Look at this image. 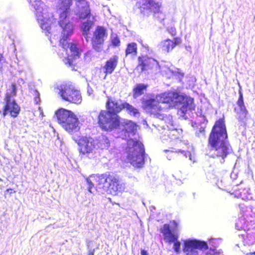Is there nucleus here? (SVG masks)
<instances>
[{
	"instance_id": "f257e3e1",
	"label": "nucleus",
	"mask_w": 255,
	"mask_h": 255,
	"mask_svg": "<svg viewBox=\"0 0 255 255\" xmlns=\"http://www.w3.org/2000/svg\"><path fill=\"white\" fill-rule=\"evenodd\" d=\"M207 145L210 151L207 155L210 158H219L222 164L225 163L228 156L233 152L224 118H220L215 122L209 135Z\"/></svg>"
},
{
	"instance_id": "f03ea898",
	"label": "nucleus",
	"mask_w": 255,
	"mask_h": 255,
	"mask_svg": "<svg viewBox=\"0 0 255 255\" xmlns=\"http://www.w3.org/2000/svg\"><path fill=\"white\" fill-rule=\"evenodd\" d=\"M137 125L129 120L124 119L120 122L119 128L123 139L127 140L126 152L127 158L131 165L136 168H141L145 163L146 154L143 143L139 140L131 138L137 132Z\"/></svg>"
},
{
	"instance_id": "7ed1b4c3",
	"label": "nucleus",
	"mask_w": 255,
	"mask_h": 255,
	"mask_svg": "<svg viewBox=\"0 0 255 255\" xmlns=\"http://www.w3.org/2000/svg\"><path fill=\"white\" fill-rule=\"evenodd\" d=\"M99 188L103 189L108 194L116 195L125 188V184L120 180L119 176L113 172H107L97 174L94 176Z\"/></svg>"
},
{
	"instance_id": "20e7f679",
	"label": "nucleus",
	"mask_w": 255,
	"mask_h": 255,
	"mask_svg": "<svg viewBox=\"0 0 255 255\" xmlns=\"http://www.w3.org/2000/svg\"><path fill=\"white\" fill-rule=\"evenodd\" d=\"M161 101L169 104L173 107L180 106V109L183 114H186L188 111L195 110L194 99L184 93L177 91L162 93Z\"/></svg>"
},
{
	"instance_id": "39448f33",
	"label": "nucleus",
	"mask_w": 255,
	"mask_h": 255,
	"mask_svg": "<svg viewBox=\"0 0 255 255\" xmlns=\"http://www.w3.org/2000/svg\"><path fill=\"white\" fill-rule=\"evenodd\" d=\"M58 123L72 135L80 131V122L77 116L71 111L59 108L55 112Z\"/></svg>"
},
{
	"instance_id": "423d86ee",
	"label": "nucleus",
	"mask_w": 255,
	"mask_h": 255,
	"mask_svg": "<svg viewBox=\"0 0 255 255\" xmlns=\"http://www.w3.org/2000/svg\"><path fill=\"white\" fill-rule=\"evenodd\" d=\"M72 139L77 143L80 154L86 155L89 158H94L97 156L95 140L90 136L81 135L80 131L72 136Z\"/></svg>"
},
{
	"instance_id": "0eeeda50",
	"label": "nucleus",
	"mask_w": 255,
	"mask_h": 255,
	"mask_svg": "<svg viewBox=\"0 0 255 255\" xmlns=\"http://www.w3.org/2000/svg\"><path fill=\"white\" fill-rule=\"evenodd\" d=\"M32 5L36 10L37 20L41 28L45 30L46 32L50 33L52 17L50 16L46 5L41 0H34Z\"/></svg>"
},
{
	"instance_id": "6e6552de",
	"label": "nucleus",
	"mask_w": 255,
	"mask_h": 255,
	"mask_svg": "<svg viewBox=\"0 0 255 255\" xmlns=\"http://www.w3.org/2000/svg\"><path fill=\"white\" fill-rule=\"evenodd\" d=\"M62 29L61 37L59 40L60 45L64 49H69L71 54L74 56L79 57L80 53L75 43L69 42L68 40L74 32V26L72 23L59 25Z\"/></svg>"
},
{
	"instance_id": "1a4fd4ad",
	"label": "nucleus",
	"mask_w": 255,
	"mask_h": 255,
	"mask_svg": "<svg viewBox=\"0 0 255 255\" xmlns=\"http://www.w3.org/2000/svg\"><path fill=\"white\" fill-rule=\"evenodd\" d=\"M239 109L236 107L234 108L235 112L237 114V119L239 122V130L243 135L246 134L247 122L249 112L247 109L244 100L243 93L242 88L239 90V98L237 102Z\"/></svg>"
},
{
	"instance_id": "9d476101",
	"label": "nucleus",
	"mask_w": 255,
	"mask_h": 255,
	"mask_svg": "<svg viewBox=\"0 0 255 255\" xmlns=\"http://www.w3.org/2000/svg\"><path fill=\"white\" fill-rule=\"evenodd\" d=\"M58 94L65 101L75 104H79L82 101V96L80 91L70 84H62L57 86Z\"/></svg>"
},
{
	"instance_id": "9b49d317",
	"label": "nucleus",
	"mask_w": 255,
	"mask_h": 255,
	"mask_svg": "<svg viewBox=\"0 0 255 255\" xmlns=\"http://www.w3.org/2000/svg\"><path fill=\"white\" fill-rule=\"evenodd\" d=\"M98 124L102 130L112 131L118 128L120 121L118 120L106 110H101L98 116Z\"/></svg>"
},
{
	"instance_id": "f8f14e48",
	"label": "nucleus",
	"mask_w": 255,
	"mask_h": 255,
	"mask_svg": "<svg viewBox=\"0 0 255 255\" xmlns=\"http://www.w3.org/2000/svg\"><path fill=\"white\" fill-rule=\"evenodd\" d=\"M208 249L207 242L194 238H189L183 241V251L186 255H199L198 251Z\"/></svg>"
},
{
	"instance_id": "ddd939ff",
	"label": "nucleus",
	"mask_w": 255,
	"mask_h": 255,
	"mask_svg": "<svg viewBox=\"0 0 255 255\" xmlns=\"http://www.w3.org/2000/svg\"><path fill=\"white\" fill-rule=\"evenodd\" d=\"M160 232L162 234L165 242L170 244L173 243L174 251L177 254L179 253L181 243L178 241L179 236L177 233L171 229L170 225L168 224H164L163 227L160 229Z\"/></svg>"
},
{
	"instance_id": "4468645a",
	"label": "nucleus",
	"mask_w": 255,
	"mask_h": 255,
	"mask_svg": "<svg viewBox=\"0 0 255 255\" xmlns=\"http://www.w3.org/2000/svg\"><path fill=\"white\" fill-rule=\"evenodd\" d=\"M138 64L135 68L139 74L145 73L149 70L154 69L157 71L160 69L159 62L154 58L147 55H140L137 58Z\"/></svg>"
},
{
	"instance_id": "2eb2a0df",
	"label": "nucleus",
	"mask_w": 255,
	"mask_h": 255,
	"mask_svg": "<svg viewBox=\"0 0 255 255\" xmlns=\"http://www.w3.org/2000/svg\"><path fill=\"white\" fill-rule=\"evenodd\" d=\"M4 106L2 111L0 110L3 117H6L7 115L13 118H16L19 115L21 108L17 104L14 98H10L9 96L4 98Z\"/></svg>"
},
{
	"instance_id": "dca6fc26",
	"label": "nucleus",
	"mask_w": 255,
	"mask_h": 255,
	"mask_svg": "<svg viewBox=\"0 0 255 255\" xmlns=\"http://www.w3.org/2000/svg\"><path fill=\"white\" fill-rule=\"evenodd\" d=\"M107 36L106 28L102 26H98L93 33V37L91 39L93 49L98 52L102 51L105 38Z\"/></svg>"
},
{
	"instance_id": "f3484780",
	"label": "nucleus",
	"mask_w": 255,
	"mask_h": 255,
	"mask_svg": "<svg viewBox=\"0 0 255 255\" xmlns=\"http://www.w3.org/2000/svg\"><path fill=\"white\" fill-rule=\"evenodd\" d=\"M73 3V0H59V25L72 23L69 20L70 7Z\"/></svg>"
},
{
	"instance_id": "a211bd4d",
	"label": "nucleus",
	"mask_w": 255,
	"mask_h": 255,
	"mask_svg": "<svg viewBox=\"0 0 255 255\" xmlns=\"http://www.w3.org/2000/svg\"><path fill=\"white\" fill-rule=\"evenodd\" d=\"M123 105L124 102L122 100H117L114 98L108 97L106 103V111L118 120L120 121L121 118L118 114L123 110Z\"/></svg>"
},
{
	"instance_id": "6ab92c4d",
	"label": "nucleus",
	"mask_w": 255,
	"mask_h": 255,
	"mask_svg": "<svg viewBox=\"0 0 255 255\" xmlns=\"http://www.w3.org/2000/svg\"><path fill=\"white\" fill-rule=\"evenodd\" d=\"M77 6L76 15L80 19L89 17L91 15V9L89 2L86 0H75Z\"/></svg>"
},
{
	"instance_id": "aec40b11",
	"label": "nucleus",
	"mask_w": 255,
	"mask_h": 255,
	"mask_svg": "<svg viewBox=\"0 0 255 255\" xmlns=\"http://www.w3.org/2000/svg\"><path fill=\"white\" fill-rule=\"evenodd\" d=\"M162 97V94L160 96H157L156 99L154 98L144 99L141 100L142 106L144 108L151 110L152 111H159L161 109V107L159 106V102L165 103L161 101Z\"/></svg>"
},
{
	"instance_id": "412c9836",
	"label": "nucleus",
	"mask_w": 255,
	"mask_h": 255,
	"mask_svg": "<svg viewBox=\"0 0 255 255\" xmlns=\"http://www.w3.org/2000/svg\"><path fill=\"white\" fill-rule=\"evenodd\" d=\"M181 42V40L179 37H175L173 40L170 39H166L161 41L157 45L158 49L164 53H167L170 52L175 46Z\"/></svg>"
},
{
	"instance_id": "4be33fe9",
	"label": "nucleus",
	"mask_w": 255,
	"mask_h": 255,
	"mask_svg": "<svg viewBox=\"0 0 255 255\" xmlns=\"http://www.w3.org/2000/svg\"><path fill=\"white\" fill-rule=\"evenodd\" d=\"M90 16H91V14L90 15ZM76 16L78 21L86 19V18L80 19L78 17L77 15ZM90 17L91 16L86 18L87 20L85 21L81 22L79 25V29L80 32L82 33V35L85 38V40L87 41V42H88L89 41L90 38L89 35L90 34L91 29H92L94 25V22L89 19Z\"/></svg>"
},
{
	"instance_id": "5701e85b",
	"label": "nucleus",
	"mask_w": 255,
	"mask_h": 255,
	"mask_svg": "<svg viewBox=\"0 0 255 255\" xmlns=\"http://www.w3.org/2000/svg\"><path fill=\"white\" fill-rule=\"evenodd\" d=\"M118 57L116 55L113 56L106 62L105 65L103 67V69L104 70V73L106 74L105 77L107 75L113 73L118 65Z\"/></svg>"
},
{
	"instance_id": "b1692460",
	"label": "nucleus",
	"mask_w": 255,
	"mask_h": 255,
	"mask_svg": "<svg viewBox=\"0 0 255 255\" xmlns=\"http://www.w3.org/2000/svg\"><path fill=\"white\" fill-rule=\"evenodd\" d=\"M144 4L147 7L154 11V16L158 17L159 18L160 22L162 23V21L164 20V18L160 17L162 13L159 12L160 9V5L159 3L156 2L154 0H145Z\"/></svg>"
},
{
	"instance_id": "393cba45",
	"label": "nucleus",
	"mask_w": 255,
	"mask_h": 255,
	"mask_svg": "<svg viewBox=\"0 0 255 255\" xmlns=\"http://www.w3.org/2000/svg\"><path fill=\"white\" fill-rule=\"evenodd\" d=\"M148 85L144 83L136 84L132 89V97L136 99L139 96L142 95L147 90Z\"/></svg>"
},
{
	"instance_id": "a878e982",
	"label": "nucleus",
	"mask_w": 255,
	"mask_h": 255,
	"mask_svg": "<svg viewBox=\"0 0 255 255\" xmlns=\"http://www.w3.org/2000/svg\"><path fill=\"white\" fill-rule=\"evenodd\" d=\"M122 107L123 108V110H126L128 115L136 118L139 117L140 112L139 110L129 103L124 101V105Z\"/></svg>"
},
{
	"instance_id": "bb28decb",
	"label": "nucleus",
	"mask_w": 255,
	"mask_h": 255,
	"mask_svg": "<svg viewBox=\"0 0 255 255\" xmlns=\"http://www.w3.org/2000/svg\"><path fill=\"white\" fill-rule=\"evenodd\" d=\"M97 145L98 148L102 149H108L110 146V142L108 137L105 135H101L98 138L95 140V144Z\"/></svg>"
},
{
	"instance_id": "cd10ccee",
	"label": "nucleus",
	"mask_w": 255,
	"mask_h": 255,
	"mask_svg": "<svg viewBox=\"0 0 255 255\" xmlns=\"http://www.w3.org/2000/svg\"><path fill=\"white\" fill-rule=\"evenodd\" d=\"M137 53V44L135 42H131L127 44V48L125 50L126 56L132 54L134 56L136 55Z\"/></svg>"
},
{
	"instance_id": "c85d7f7f",
	"label": "nucleus",
	"mask_w": 255,
	"mask_h": 255,
	"mask_svg": "<svg viewBox=\"0 0 255 255\" xmlns=\"http://www.w3.org/2000/svg\"><path fill=\"white\" fill-rule=\"evenodd\" d=\"M17 94V86L15 83H12L11 85V89L8 91L7 90L5 94V97L6 98L7 96H9L10 98H14L13 97L16 96Z\"/></svg>"
},
{
	"instance_id": "c756f323",
	"label": "nucleus",
	"mask_w": 255,
	"mask_h": 255,
	"mask_svg": "<svg viewBox=\"0 0 255 255\" xmlns=\"http://www.w3.org/2000/svg\"><path fill=\"white\" fill-rule=\"evenodd\" d=\"M246 220L244 217H241L238 219L236 223V228L238 230H245L246 227Z\"/></svg>"
},
{
	"instance_id": "7c9ffc66",
	"label": "nucleus",
	"mask_w": 255,
	"mask_h": 255,
	"mask_svg": "<svg viewBox=\"0 0 255 255\" xmlns=\"http://www.w3.org/2000/svg\"><path fill=\"white\" fill-rule=\"evenodd\" d=\"M173 75L176 76L180 82L181 81L182 79L184 76V73L182 72L179 69H177L175 71L172 72Z\"/></svg>"
},
{
	"instance_id": "2f4dec72",
	"label": "nucleus",
	"mask_w": 255,
	"mask_h": 255,
	"mask_svg": "<svg viewBox=\"0 0 255 255\" xmlns=\"http://www.w3.org/2000/svg\"><path fill=\"white\" fill-rule=\"evenodd\" d=\"M120 39L117 35L111 37V44L113 47H118L120 46Z\"/></svg>"
},
{
	"instance_id": "473e14b6",
	"label": "nucleus",
	"mask_w": 255,
	"mask_h": 255,
	"mask_svg": "<svg viewBox=\"0 0 255 255\" xmlns=\"http://www.w3.org/2000/svg\"><path fill=\"white\" fill-rule=\"evenodd\" d=\"M91 241L89 240H87L86 241V246L87 247V255H94L95 252V249H93L92 248L90 247V244L91 243Z\"/></svg>"
},
{
	"instance_id": "72a5a7b5",
	"label": "nucleus",
	"mask_w": 255,
	"mask_h": 255,
	"mask_svg": "<svg viewBox=\"0 0 255 255\" xmlns=\"http://www.w3.org/2000/svg\"><path fill=\"white\" fill-rule=\"evenodd\" d=\"M33 95L34 96V102L37 105L39 104L40 102V93L36 89L33 90Z\"/></svg>"
},
{
	"instance_id": "f704fd0d",
	"label": "nucleus",
	"mask_w": 255,
	"mask_h": 255,
	"mask_svg": "<svg viewBox=\"0 0 255 255\" xmlns=\"http://www.w3.org/2000/svg\"><path fill=\"white\" fill-rule=\"evenodd\" d=\"M200 128L198 131H197L195 133L196 136L197 137L200 136V133H204L205 132V128H206L207 125H200Z\"/></svg>"
},
{
	"instance_id": "c9c22d12",
	"label": "nucleus",
	"mask_w": 255,
	"mask_h": 255,
	"mask_svg": "<svg viewBox=\"0 0 255 255\" xmlns=\"http://www.w3.org/2000/svg\"><path fill=\"white\" fill-rule=\"evenodd\" d=\"M205 255H221L220 253L216 251L215 248H210L209 250L207 251L205 253Z\"/></svg>"
},
{
	"instance_id": "e433bc0d",
	"label": "nucleus",
	"mask_w": 255,
	"mask_h": 255,
	"mask_svg": "<svg viewBox=\"0 0 255 255\" xmlns=\"http://www.w3.org/2000/svg\"><path fill=\"white\" fill-rule=\"evenodd\" d=\"M86 183L88 185V187H87L88 191L89 192H90L91 193H92L93 192H92V190L94 187V184L91 181V180L89 178H86Z\"/></svg>"
},
{
	"instance_id": "4c0bfd02",
	"label": "nucleus",
	"mask_w": 255,
	"mask_h": 255,
	"mask_svg": "<svg viewBox=\"0 0 255 255\" xmlns=\"http://www.w3.org/2000/svg\"><path fill=\"white\" fill-rule=\"evenodd\" d=\"M199 117L201 118L199 122L200 125H207L208 123V121L207 119L206 116L201 113Z\"/></svg>"
},
{
	"instance_id": "58836bf2",
	"label": "nucleus",
	"mask_w": 255,
	"mask_h": 255,
	"mask_svg": "<svg viewBox=\"0 0 255 255\" xmlns=\"http://www.w3.org/2000/svg\"><path fill=\"white\" fill-rule=\"evenodd\" d=\"M180 152H181V153L183 154L186 157H188L190 160H193L192 155L191 154V153L190 151H185L184 150H180Z\"/></svg>"
},
{
	"instance_id": "ea45409f",
	"label": "nucleus",
	"mask_w": 255,
	"mask_h": 255,
	"mask_svg": "<svg viewBox=\"0 0 255 255\" xmlns=\"http://www.w3.org/2000/svg\"><path fill=\"white\" fill-rule=\"evenodd\" d=\"M172 224L173 225V227L172 228L171 227V229L175 231V232L176 233V230H177L178 226V223L175 220H173L172 221Z\"/></svg>"
},
{
	"instance_id": "a19ab883",
	"label": "nucleus",
	"mask_w": 255,
	"mask_h": 255,
	"mask_svg": "<svg viewBox=\"0 0 255 255\" xmlns=\"http://www.w3.org/2000/svg\"><path fill=\"white\" fill-rule=\"evenodd\" d=\"M15 192V191L13 190L12 188L7 189L5 192V193H9L10 195H11L13 193Z\"/></svg>"
},
{
	"instance_id": "79ce46f5",
	"label": "nucleus",
	"mask_w": 255,
	"mask_h": 255,
	"mask_svg": "<svg viewBox=\"0 0 255 255\" xmlns=\"http://www.w3.org/2000/svg\"><path fill=\"white\" fill-rule=\"evenodd\" d=\"M140 255H149V254L147 250L144 249H140Z\"/></svg>"
},
{
	"instance_id": "37998d69",
	"label": "nucleus",
	"mask_w": 255,
	"mask_h": 255,
	"mask_svg": "<svg viewBox=\"0 0 255 255\" xmlns=\"http://www.w3.org/2000/svg\"><path fill=\"white\" fill-rule=\"evenodd\" d=\"M169 32L172 35H175V28L174 27H171L170 29Z\"/></svg>"
},
{
	"instance_id": "c03bdc74",
	"label": "nucleus",
	"mask_w": 255,
	"mask_h": 255,
	"mask_svg": "<svg viewBox=\"0 0 255 255\" xmlns=\"http://www.w3.org/2000/svg\"><path fill=\"white\" fill-rule=\"evenodd\" d=\"M66 60L67 61L66 62V63H68L69 65H72L73 60L71 59L68 58Z\"/></svg>"
},
{
	"instance_id": "a18cd8bd",
	"label": "nucleus",
	"mask_w": 255,
	"mask_h": 255,
	"mask_svg": "<svg viewBox=\"0 0 255 255\" xmlns=\"http://www.w3.org/2000/svg\"><path fill=\"white\" fill-rule=\"evenodd\" d=\"M196 125H197V124H196V122H192V124H191V125H192V127H193V128L195 127V126H196Z\"/></svg>"
},
{
	"instance_id": "49530a36",
	"label": "nucleus",
	"mask_w": 255,
	"mask_h": 255,
	"mask_svg": "<svg viewBox=\"0 0 255 255\" xmlns=\"http://www.w3.org/2000/svg\"><path fill=\"white\" fill-rule=\"evenodd\" d=\"M246 255H255V252L253 253H249L246 254Z\"/></svg>"
},
{
	"instance_id": "de8ad7c7",
	"label": "nucleus",
	"mask_w": 255,
	"mask_h": 255,
	"mask_svg": "<svg viewBox=\"0 0 255 255\" xmlns=\"http://www.w3.org/2000/svg\"><path fill=\"white\" fill-rule=\"evenodd\" d=\"M186 49L187 51H189L190 50V49H191V47L190 46H186Z\"/></svg>"
},
{
	"instance_id": "09e8293b",
	"label": "nucleus",
	"mask_w": 255,
	"mask_h": 255,
	"mask_svg": "<svg viewBox=\"0 0 255 255\" xmlns=\"http://www.w3.org/2000/svg\"><path fill=\"white\" fill-rule=\"evenodd\" d=\"M158 117L159 118V119H162L163 118V116L162 115H160L159 114L158 116Z\"/></svg>"
},
{
	"instance_id": "8fccbe9b",
	"label": "nucleus",
	"mask_w": 255,
	"mask_h": 255,
	"mask_svg": "<svg viewBox=\"0 0 255 255\" xmlns=\"http://www.w3.org/2000/svg\"><path fill=\"white\" fill-rule=\"evenodd\" d=\"M19 81H21L23 83H24V81L22 79L20 78Z\"/></svg>"
},
{
	"instance_id": "3c124183",
	"label": "nucleus",
	"mask_w": 255,
	"mask_h": 255,
	"mask_svg": "<svg viewBox=\"0 0 255 255\" xmlns=\"http://www.w3.org/2000/svg\"><path fill=\"white\" fill-rule=\"evenodd\" d=\"M90 92H91V90H90L89 89H88V93L90 94Z\"/></svg>"
},
{
	"instance_id": "603ef678",
	"label": "nucleus",
	"mask_w": 255,
	"mask_h": 255,
	"mask_svg": "<svg viewBox=\"0 0 255 255\" xmlns=\"http://www.w3.org/2000/svg\"><path fill=\"white\" fill-rule=\"evenodd\" d=\"M90 92H91V90H90L89 89H88V93L90 94Z\"/></svg>"
},
{
	"instance_id": "864d4df0",
	"label": "nucleus",
	"mask_w": 255,
	"mask_h": 255,
	"mask_svg": "<svg viewBox=\"0 0 255 255\" xmlns=\"http://www.w3.org/2000/svg\"><path fill=\"white\" fill-rule=\"evenodd\" d=\"M167 158L169 160H171V158H169L168 157H167Z\"/></svg>"
},
{
	"instance_id": "5fc2aeb1",
	"label": "nucleus",
	"mask_w": 255,
	"mask_h": 255,
	"mask_svg": "<svg viewBox=\"0 0 255 255\" xmlns=\"http://www.w3.org/2000/svg\"><path fill=\"white\" fill-rule=\"evenodd\" d=\"M1 178H0V181H1Z\"/></svg>"
},
{
	"instance_id": "6e6d98bb",
	"label": "nucleus",
	"mask_w": 255,
	"mask_h": 255,
	"mask_svg": "<svg viewBox=\"0 0 255 255\" xmlns=\"http://www.w3.org/2000/svg\"><path fill=\"white\" fill-rule=\"evenodd\" d=\"M254 86H255V85H254Z\"/></svg>"
}]
</instances>
